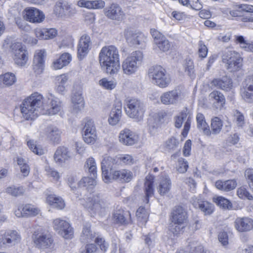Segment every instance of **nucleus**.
<instances>
[{
    "instance_id": "1",
    "label": "nucleus",
    "mask_w": 253,
    "mask_h": 253,
    "mask_svg": "<svg viewBox=\"0 0 253 253\" xmlns=\"http://www.w3.org/2000/svg\"><path fill=\"white\" fill-rule=\"evenodd\" d=\"M47 98L46 102H43L42 95L35 92L24 100L21 111L26 120H34L40 114L53 115L61 110L62 102L58 98L52 94H49Z\"/></svg>"
},
{
    "instance_id": "2",
    "label": "nucleus",
    "mask_w": 253,
    "mask_h": 253,
    "mask_svg": "<svg viewBox=\"0 0 253 253\" xmlns=\"http://www.w3.org/2000/svg\"><path fill=\"white\" fill-rule=\"evenodd\" d=\"M121 166L102 160L101 169L102 178L106 182L116 180L122 183L129 182L133 178L132 172L126 169H120Z\"/></svg>"
},
{
    "instance_id": "3",
    "label": "nucleus",
    "mask_w": 253,
    "mask_h": 253,
    "mask_svg": "<svg viewBox=\"0 0 253 253\" xmlns=\"http://www.w3.org/2000/svg\"><path fill=\"white\" fill-rule=\"evenodd\" d=\"M101 66L106 72L116 74L120 69V58L117 48L113 45L102 48L99 55Z\"/></svg>"
},
{
    "instance_id": "4",
    "label": "nucleus",
    "mask_w": 253,
    "mask_h": 253,
    "mask_svg": "<svg viewBox=\"0 0 253 253\" xmlns=\"http://www.w3.org/2000/svg\"><path fill=\"white\" fill-rule=\"evenodd\" d=\"M143 60V54L142 51H133L122 62L123 73L126 75L135 74L141 65Z\"/></svg>"
},
{
    "instance_id": "5",
    "label": "nucleus",
    "mask_w": 253,
    "mask_h": 253,
    "mask_svg": "<svg viewBox=\"0 0 253 253\" xmlns=\"http://www.w3.org/2000/svg\"><path fill=\"white\" fill-rule=\"evenodd\" d=\"M148 75L151 82L161 88L167 87L171 81L165 69L160 65L151 67L148 70Z\"/></svg>"
},
{
    "instance_id": "6",
    "label": "nucleus",
    "mask_w": 253,
    "mask_h": 253,
    "mask_svg": "<svg viewBox=\"0 0 253 253\" xmlns=\"http://www.w3.org/2000/svg\"><path fill=\"white\" fill-rule=\"evenodd\" d=\"M125 107L126 115L137 122L143 120L145 107L144 103L136 98H127L126 100Z\"/></svg>"
},
{
    "instance_id": "7",
    "label": "nucleus",
    "mask_w": 253,
    "mask_h": 253,
    "mask_svg": "<svg viewBox=\"0 0 253 253\" xmlns=\"http://www.w3.org/2000/svg\"><path fill=\"white\" fill-rule=\"evenodd\" d=\"M222 61L227 70L235 72L241 66L242 59L238 52L227 49L223 52Z\"/></svg>"
},
{
    "instance_id": "8",
    "label": "nucleus",
    "mask_w": 253,
    "mask_h": 253,
    "mask_svg": "<svg viewBox=\"0 0 253 253\" xmlns=\"http://www.w3.org/2000/svg\"><path fill=\"white\" fill-rule=\"evenodd\" d=\"M84 206L89 212L95 213L105 209L106 203L101 194H96L88 198Z\"/></svg>"
},
{
    "instance_id": "9",
    "label": "nucleus",
    "mask_w": 253,
    "mask_h": 253,
    "mask_svg": "<svg viewBox=\"0 0 253 253\" xmlns=\"http://www.w3.org/2000/svg\"><path fill=\"white\" fill-rule=\"evenodd\" d=\"M53 227L58 234L66 239H72L74 232L70 224L66 220L60 218L53 221Z\"/></svg>"
},
{
    "instance_id": "10",
    "label": "nucleus",
    "mask_w": 253,
    "mask_h": 253,
    "mask_svg": "<svg viewBox=\"0 0 253 253\" xmlns=\"http://www.w3.org/2000/svg\"><path fill=\"white\" fill-rule=\"evenodd\" d=\"M11 48L15 63L19 66H24L28 60V56L27 51L23 48L22 44L20 42L14 43L12 44Z\"/></svg>"
},
{
    "instance_id": "11",
    "label": "nucleus",
    "mask_w": 253,
    "mask_h": 253,
    "mask_svg": "<svg viewBox=\"0 0 253 253\" xmlns=\"http://www.w3.org/2000/svg\"><path fill=\"white\" fill-rule=\"evenodd\" d=\"M73 111L78 113L84 108V101L82 96V91L80 86L74 87L71 97Z\"/></svg>"
},
{
    "instance_id": "12",
    "label": "nucleus",
    "mask_w": 253,
    "mask_h": 253,
    "mask_svg": "<svg viewBox=\"0 0 253 253\" xmlns=\"http://www.w3.org/2000/svg\"><path fill=\"white\" fill-rule=\"evenodd\" d=\"M45 56L46 51L44 49H38L35 51L33 62V69L36 75H40L43 72Z\"/></svg>"
},
{
    "instance_id": "13",
    "label": "nucleus",
    "mask_w": 253,
    "mask_h": 253,
    "mask_svg": "<svg viewBox=\"0 0 253 253\" xmlns=\"http://www.w3.org/2000/svg\"><path fill=\"white\" fill-rule=\"evenodd\" d=\"M124 35L126 42L131 46L143 45L144 42L145 37L141 33H136L129 29H127L125 30Z\"/></svg>"
},
{
    "instance_id": "14",
    "label": "nucleus",
    "mask_w": 253,
    "mask_h": 253,
    "mask_svg": "<svg viewBox=\"0 0 253 253\" xmlns=\"http://www.w3.org/2000/svg\"><path fill=\"white\" fill-rule=\"evenodd\" d=\"M91 40L90 37L86 35H83L80 38L78 45V57L82 60L88 53L90 49Z\"/></svg>"
},
{
    "instance_id": "15",
    "label": "nucleus",
    "mask_w": 253,
    "mask_h": 253,
    "mask_svg": "<svg viewBox=\"0 0 253 253\" xmlns=\"http://www.w3.org/2000/svg\"><path fill=\"white\" fill-rule=\"evenodd\" d=\"M23 15L25 20L32 23H40L44 18L42 12L35 8L25 9Z\"/></svg>"
},
{
    "instance_id": "16",
    "label": "nucleus",
    "mask_w": 253,
    "mask_h": 253,
    "mask_svg": "<svg viewBox=\"0 0 253 253\" xmlns=\"http://www.w3.org/2000/svg\"><path fill=\"white\" fill-rule=\"evenodd\" d=\"M245 86L241 89V95L247 102L253 103V75L249 76L246 79Z\"/></svg>"
},
{
    "instance_id": "17",
    "label": "nucleus",
    "mask_w": 253,
    "mask_h": 253,
    "mask_svg": "<svg viewBox=\"0 0 253 253\" xmlns=\"http://www.w3.org/2000/svg\"><path fill=\"white\" fill-rule=\"evenodd\" d=\"M187 218V212L182 207L176 206L173 209L170 216L172 223H186Z\"/></svg>"
},
{
    "instance_id": "18",
    "label": "nucleus",
    "mask_w": 253,
    "mask_h": 253,
    "mask_svg": "<svg viewBox=\"0 0 253 253\" xmlns=\"http://www.w3.org/2000/svg\"><path fill=\"white\" fill-rule=\"evenodd\" d=\"M122 103L120 100H116L110 113L108 122L110 125L115 126L120 121L122 117Z\"/></svg>"
},
{
    "instance_id": "19",
    "label": "nucleus",
    "mask_w": 253,
    "mask_h": 253,
    "mask_svg": "<svg viewBox=\"0 0 253 253\" xmlns=\"http://www.w3.org/2000/svg\"><path fill=\"white\" fill-rule=\"evenodd\" d=\"M180 96V93L178 90H172L163 93L160 97V100L164 105H174L178 102Z\"/></svg>"
},
{
    "instance_id": "20",
    "label": "nucleus",
    "mask_w": 253,
    "mask_h": 253,
    "mask_svg": "<svg viewBox=\"0 0 253 253\" xmlns=\"http://www.w3.org/2000/svg\"><path fill=\"white\" fill-rule=\"evenodd\" d=\"M234 226L239 232L249 231L253 228V219L249 217H237L234 221Z\"/></svg>"
},
{
    "instance_id": "21",
    "label": "nucleus",
    "mask_w": 253,
    "mask_h": 253,
    "mask_svg": "<svg viewBox=\"0 0 253 253\" xmlns=\"http://www.w3.org/2000/svg\"><path fill=\"white\" fill-rule=\"evenodd\" d=\"M211 89L217 88L225 91L231 90L233 86L232 80L227 77L214 79L211 82Z\"/></svg>"
},
{
    "instance_id": "22",
    "label": "nucleus",
    "mask_w": 253,
    "mask_h": 253,
    "mask_svg": "<svg viewBox=\"0 0 253 253\" xmlns=\"http://www.w3.org/2000/svg\"><path fill=\"white\" fill-rule=\"evenodd\" d=\"M106 16L112 19L121 21L124 19L125 13L121 7L116 4H112L105 11Z\"/></svg>"
},
{
    "instance_id": "23",
    "label": "nucleus",
    "mask_w": 253,
    "mask_h": 253,
    "mask_svg": "<svg viewBox=\"0 0 253 253\" xmlns=\"http://www.w3.org/2000/svg\"><path fill=\"white\" fill-rule=\"evenodd\" d=\"M119 138L120 141L126 145H132L137 141L136 135L128 128L121 130Z\"/></svg>"
},
{
    "instance_id": "24",
    "label": "nucleus",
    "mask_w": 253,
    "mask_h": 253,
    "mask_svg": "<svg viewBox=\"0 0 253 253\" xmlns=\"http://www.w3.org/2000/svg\"><path fill=\"white\" fill-rule=\"evenodd\" d=\"M154 177L152 175H148L145 178V181L144 185V191L145 195L143 200V202L146 204L149 203V198L154 195Z\"/></svg>"
},
{
    "instance_id": "25",
    "label": "nucleus",
    "mask_w": 253,
    "mask_h": 253,
    "mask_svg": "<svg viewBox=\"0 0 253 253\" xmlns=\"http://www.w3.org/2000/svg\"><path fill=\"white\" fill-rule=\"evenodd\" d=\"M103 160H106L108 162L121 166L123 163L125 165H132L134 163V159L131 155H123L120 157H111L108 156H105Z\"/></svg>"
},
{
    "instance_id": "26",
    "label": "nucleus",
    "mask_w": 253,
    "mask_h": 253,
    "mask_svg": "<svg viewBox=\"0 0 253 253\" xmlns=\"http://www.w3.org/2000/svg\"><path fill=\"white\" fill-rule=\"evenodd\" d=\"M209 99L212 102L213 106L218 109H221L225 105V98L222 92L218 90H213L209 94Z\"/></svg>"
},
{
    "instance_id": "27",
    "label": "nucleus",
    "mask_w": 253,
    "mask_h": 253,
    "mask_svg": "<svg viewBox=\"0 0 253 253\" xmlns=\"http://www.w3.org/2000/svg\"><path fill=\"white\" fill-rule=\"evenodd\" d=\"M34 241L39 248L46 249L51 246L53 240L49 234H42L36 236Z\"/></svg>"
},
{
    "instance_id": "28",
    "label": "nucleus",
    "mask_w": 253,
    "mask_h": 253,
    "mask_svg": "<svg viewBox=\"0 0 253 253\" xmlns=\"http://www.w3.org/2000/svg\"><path fill=\"white\" fill-rule=\"evenodd\" d=\"M72 154L68 149L64 146L58 147L54 155V159L56 163L59 164L68 161L71 158Z\"/></svg>"
},
{
    "instance_id": "29",
    "label": "nucleus",
    "mask_w": 253,
    "mask_h": 253,
    "mask_svg": "<svg viewBox=\"0 0 253 253\" xmlns=\"http://www.w3.org/2000/svg\"><path fill=\"white\" fill-rule=\"evenodd\" d=\"M193 205L195 208L200 209L205 215H210L213 211V205L206 201L196 198L193 200Z\"/></svg>"
},
{
    "instance_id": "30",
    "label": "nucleus",
    "mask_w": 253,
    "mask_h": 253,
    "mask_svg": "<svg viewBox=\"0 0 253 253\" xmlns=\"http://www.w3.org/2000/svg\"><path fill=\"white\" fill-rule=\"evenodd\" d=\"M130 214L127 211L119 209L114 213L113 220L115 223L120 225H126L128 223Z\"/></svg>"
},
{
    "instance_id": "31",
    "label": "nucleus",
    "mask_w": 253,
    "mask_h": 253,
    "mask_svg": "<svg viewBox=\"0 0 253 253\" xmlns=\"http://www.w3.org/2000/svg\"><path fill=\"white\" fill-rule=\"evenodd\" d=\"M40 210L35 206L27 204L24 206L20 211L19 209L15 211V215L18 217L20 216H34L40 213Z\"/></svg>"
},
{
    "instance_id": "32",
    "label": "nucleus",
    "mask_w": 253,
    "mask_h": 253,
    "mask_svg": "<svg viewBox=\"0 0 253 253\" xmlns=\"http://www.w3.org/2000/svg\"><path fill=\"white\" fill-rule=\"evenodd\" d=\"M179 117L182 120L183 123L185 121L182 135L185 137L187 136L190 127L191 114L187 108H184L179 114Z\"/></svg>"
},
{
    "instance_id": "33",
    "label": "nucleus",
    "mask_w": 253,
    "mask_h": 253,
    "mask_svg": "<svg viewBox=\"0 0 253 253\" xmlns=\"http://www.w3.org/2000/svg\"><path fill=\"white\" fill-rule=\"evenodd\" d=\"M71 55L68 53H63L60 57L55 60L52 64V67L55 70L60 69L67 65L71 61Z\"/></svg>"
},
{
    "instance_id": "34",
    "label": "nucleus",
    "mask_w": 253,
    "mask_h": 253,
    "mask_svg": "<svg viewBox=\"0 0 253 253\" xmlns=\"http://www.w3.org/2000/svg\"><path fill=\"white\" fill-rule=\"evenodd\" d=\"M46 135L52 142L58 143L60 140L61 131L56 126H49L47 127Z\"/></svg>"
},
{
    "instance_id": "35",
    "label": "nucleus",
    "mask_w": 253,
    "mask_h": 253,
    "mask_svg": "<svg viewBox=\"0 0 253 253\" xmlns=\"http://www.w3.org/2000/svg\"><path fill=\"white\" fill-rule=\"evenodd\" d=\"M35 34L37 38L41 40H48L53 39L57 35V31L55 29H38L35 31Z\"/></svg>"
},
{
    "instance_id": "36",
    "label": "nucleus",
    "mask_w": 253,
    "mask_h": 253,
    "mask_svg": "<svg viewBox=\"0 0 253 253\" xmlns=\"http://www.w3.org/2000/svg\"><path fill=\"white\" fill-rule=\"evenodd\" d=\"M96 184V182L94 178L84 177L78 182V187L85 188L87 191L91 192Z\"/></svg>"
},
{
    "instance_id": "37",
    "label": "nucleus",
    "mask_w": 253,
    "mask_h": 253,
    "mask_svg": "<svg viewBox=\"0 0 253 253\" xmlns=\"http://www.w3.org/2000/svg\"><path fill=\"white\" fill-rule=\"evenodd\" d=\"M46 201L48 204L58 210L63 209L65 206L63 199L55 195H48L46 198Z\"/></svg>"
},
{
    "instance_id": "38",
    "label": "nucleus",
    "mask_w": 253,
    "mask_h": 253,
    "mask_svg": "<svg viewBox=\"0 0 253 253\" xmlns=\"http://www.w3.org/2000/svg\"><path fill=\"white\" fill-rule=\"evenodd\" d=\"M59 4V7L60 10L59 12V16L65 15L67 17H71L76 13L77 11L75 8L72 7L68 3L64 2Z\"/></svg>"
},
{
    "instance_id": "39",
    "label": "nucleus",
    "mask_w": 253,
    "mask_h": 253,
    "mask_svg": "<svg viewBox=\"0 0 253 253\" xmlns=\"http://www.w3.org/2000/svg\"><path fill=\"white\" fill-rule=\"evenodd\" d=\"M171 188V181L168 177H162L158 187V191L161 195L168 193Z\"/></svg>"
},
{
    "instance_id": "40",
    "label": "nucleus",
    "mask_w": 253,
    "mask_h": 253,
    "mask_svg": "<svg viewBox=\"0 0 253 253\" xmlns=\"http://www.w3.org/2000/svg\"><path fill=\"white\" fill-rule=\"evenodd\" d=\"M197 127L201 129L204 133L207 135L211 134V130L208 124L206 122L204 116L201 113H198L196 116Z\"/></svg>"
},
{
    "instance_id": "41",
    "label": "nucleus",
    "mask_w": 253,
    "mask_h": 253,
    "mask_svg": "<svg viewBox=\"0 0 253 253\" xmlns=\"http://www.w3.org/2000/svg\"><path fill=\"white\" fill-rule=\"evenodd\" d=\"M223 126L222 120L218 117H215L211 120V134H217L221 131Z\"/></svg>"
},
{
    "instance_id": "42",
    "label": "nucleus",
    "mask_w": 253,
    "mask_h": 253,
    "mask_svg": "<svg viewBox=\"0 0 253 253\" xmlns=\"http://www.w3.org/2000/svg\"><path fill=\"white\" fill-rule=\"evenodd\" d=\"M176 253H208V251L202 245L194 246L191 244L187 247L186 250H180Z\"/></svg>"
},
{
    "instance_id": "43",
    "label": "nucleus",
    "mask_w": 253,
    "mask_h": 253,
    "mask_svg": "<svg viewBox=\"0 0 253 253\" xmlns=\"http://www.w3.org/2000/svg\"><path fill=\"white\" fill-rule=\"evenodd\" d=\"M94 237L95 235L91 231L90 227H84L80 238V240L83 243L90 242Z\"/></svg>"
},
{
    "instance_id": "44",
    "label": "nucleus",
    "mask_w": 253,
    "mask_h": 253,
    "mask_svg": "<svg viewBox=\"0 0 253 253\" xmlns=\"http://www.w3.org/2000/svg\"><path fill=\"white\" fill-rule=\"evenodd\" d=\"M25 192V190L22 186H16L11 185L7 187L5 189V192L13 197H18L22 195Z\"/></svg>"
},
{
    "instance_id": "45",
    "label": "nucleus",
    "mask_w": 253,
    "mask_h": 253,
    "mask_svg": "<svg viewBox=\"0 0 253 253\" xmlns=\"http://www.w3.org/2000/svg\"><path fill=\"white\" fill-rule=\"evenodd\" d=\"M159 119L157 118H151L148 120V130L151 135H155L156 134L159 126Z\"/></svg>"
},
{
    "instance_id": "46",
    "label": "nucleus",
    "mask_w": 253,
    "mask_h": 253,
    "mask_svg": "<svg viewBox=\"0 0 253 253\" xmlns=\"http://www.w3.org/2000/svg\"><path fill=\"white\" fill-rule=\"evenodd\" d=\"M85 168L88 169V172L92 175L93 177L97 176L96 165L94 158L90 157L87 159L85 166Z\"/></svg>"
},
{
    "instance_id": "47",
    "label": "nucleus",
    "mask_w": 253,
    "mask_h": 253,
    "mask_svg": "<svg viewBox=\"0 0 253 253\" xmlns=\"http://www.w3.org/2000/svg\"><path fill=\"white\" fill-rule=\"evenodd\" d=\"M0 80L3 83L7 86H10L14 84L16 81L15 76L12 73H6L0 76Z\"/></svg>"
},
{
    "instance_id": "48",
    "label": "nucleus",
    "mask_w": 253,
    "mask_h": 253,
    "mask_svg": "<svg viewBox=\"0 0 253 253\" xmlns=\"http://www.w3.org/2000/svg\"><path fill=\"white\" fill-rule=\"evenodd\" d=\"M214 201L218 206L222 209L228 210L232 209V203L228 199L223 197H218L214 199Z\"/></svg>"
},
{
    "instance_id": "49",
    "label": "nucleus",
    "mask_w": 253,
    "mask_h": 253,
    "mask_svg": "<svg viewBox=\"0 0 253 253\" xmlns=\"http://www.w3.org/2000/svg\"><path fill=\"white\" fill-rule=\"evenodd\" d=\"M7 236V242L8 245L15 244V243L20 241V236L16 231H10L6 232Z\"/></svg>"
},
{
    "instance_id": "50",
    "label": "nucleus",
    "mask_w": 253,
    "mask_h": 253,
    "mask_svg": "<svg viewBox=\"0 0 253 253\" xmlns=\"http://www.w3.org/2000/svg\"><path fill=\"white\" fill-rule=\"evenodd\" d=\"M136 215L140 222L146 223L148 217V212L144 207H139L136 212Z\"/></svg>"
},
{
    "instance_id": "51",
    "label": "nucleus",
    "mask_w": 253,
    "mask_h": 253,
    "mask_svg": "<svg viewBox=\"0 0 253 253\" xmlns=\"http://www.w3.org/2000/svg\"><path fill=\"white\" fill-rule=\"evenodd\" d=\"M83 139L87 144H93L97 138L96 132H83Z\"/></svg>"
},
{
    "instance_id": "52",
    "label": "nucleus",
    "mask_w": 253,
    "mask_h": 253,
    "mask_svg": "<svg viewBox=\"0 0 253 253\" xmlns=\"http://www.w3.org/2000/svg\"><path fill=\"white\" fill-rule=\"evenodd\" d=\"M186 223H172L170 226V231L175 235L180 234L183 232Z\"/></svg>"
},
{
    "instance_id": "53",
    "label": "nucleus",
    "mask_w": 253,
    "mask_h": 253,
    "mask_svg": "<svg viewBox=\"0 0 253 253\" xmlns=\"http://www.w3.org/2000/svg\"><path fill=\"white\" fill-rule=\"evenodd\" d=\"M237 195L242 199H247L249 200H253V197L247 190L246 188L243 186L240 187L237 189Z\"/></svg>"
},
{
    "instance_id": "54",
    "label": "nucleus",
    "mask_w": 253,
    "mask_h": 253,
    "mask_svg": "<svg viewBox=\"0 0 253 253\" xmlns=\"http://www.w3.org/2000/svg\"><path fill=\"white\" fill-rule=\"evenodd\" d=\"M27 145L30 149L35 154L42 155L44 154V150L41 147L38 146L33 140L27 141Z\"/></svg>"
},
{
    "instance_id": "55",
    "label": "nucleus",
    "mask_w": 253,
    "mask_h": 253,
    "mask_svg": "<svg viewBox=\"0 0 253 253\" xmlns=\"http://www.w3.org/2000/svg\"><path fill=\"white\" fill-rule=\"evenodd\" d=\"M185 71L190 77H194V66L193 61L190 59L186 60L184 65Z\"/></svg>"
},
{
    "instance_id": "56",
    "label": "nucleus",
    "mask_w": 253,
    "mask_h": 253,
    "mask_svg": "<svg viewBox=\"0 0 253 253\" xmlns=\"http://www.w3.org/2000/svg\"><path fill=\"white\" fill-rule=\"evenodd\" d=\"M95 243L99 247L103 253H105L108 249L109 244L103 238L97 237L95 239Z\"/></svg>"
},
{
    "instance_id": "57",
    "label": "nucleus",
    "mask_w": 253,
    "mask_h": 253,
    "mask_svg": "<svg viewBox=\"0 0 253 253\" xmlns=\"http://www.w3.org/2000/svg\"><path fill=\"white\" fill-rule=\"evenodd\" d=\"M156 44L161 50L164 52L168 51L171 47L170 42L166 37L163 38V40L157 43Z\"/></svg>"
},
{
    "instance_id": "58",
    "label": "nucleus",
    "mask_w": 253,
    "mask_h": 253,
    "mask_svg": "<svg viewBox=\"0 0 253 253\" xmlns=\"http://www.w3.org/2000/svg\"><path fill=\"white\" fill-rule=\"evenodd\" d=\"M99 84L104 88L107 89H112L116 87V84L112 81H108L107 79L104 78L99 81Z\"/></svg>"
},
{
    "instance_id": "59",
    "label": "nucleus",
    "mask_w": 253,
    "mask_h": 253,
    "mask_svg": "<svg viewBox=\"0 0 253 253\" xmlns=\"http://www.w3.org/2000/svg\"><path fill=\"white\" fill-rule=\"evenodd\" d=\"M96 132L94 122L91 119H86L83 129V132Z\"/></svg>"
},
{
    "instance_id": "60",
    "label": "nucleus",
    "mask_w": 253,
    "mask_h": 253,
    "mask_svg": "<svg viewBox=\"0 0 253 253\" xmlns=\"http://www.w3.org/2000/svg\"><path fill=\"white\" fill-rule=\"evenodd\" d=\"M45 170L46 172L47 175L53 178L55 181H57L60 178V175L58 172L55 170L54 169L50 167L49 166H46Z\"/></svg>"
},
{
    "instance_id": "61",
    "label": "nucleus",
    "mask_w": 253,
    "mask_h": 253,
    "mask_svg": "<svg viewBox=\"0 0 253 253\" xmlns=\"http://www.w3.org/2000/svg\"><path fill=\"white\" fill-rule=\"evenodd\" d=\"M188 167V163L183 158L178 160L177 170L180 173H184L187 171Z\"/></svg>"
},
{
    "instance_id": "62",
    "label": "nucleus",
    "mask_w": 253,
    "mask_h": 253,
    "mask_svg": "<svg viewBox=\"0 0 253 253\" xmlns=\"http://www.w3.org/2000/svg\"><path fill=\"white\" fill-rule=\"evenodd\" d=\"M234 115L236 119L237 125L239 127H242L245 123L243 114L239 111L236 110L234 112Z\"/></svg>"
},
{
    "instance_id": "63",
    "label": "nucleus",
    "mask_w": 253,
    "mask_h": 253,
    "mask_svg": "<svg viewBox=\"0 0 253 253\" xmlns=\"http://www.w3.org/2000/svg\"><path fill=\"white\" fill-rule=\"evenodd\" d=\"M151 34L154 39V42L155 44H156L158 42H160L165 37L159 31L156 29L151 30Z\"/></svg>"
},
{
    "instance_id": "64",
    "label": "nucleus",
    "mask_w": 253,
    "mask_h": 253,
    "mask_svg": "<svg viewBox=\"0 0 253 253\" xmlns=\"http://www.w3.org/2000/svg\"><path fill=\"white\" fill-rule=\"evenodd\" d=\"M178 142L174 137H171L166 143V148L169 151L174 150L177 146Z\"/></svg>"
}]
</instances>
